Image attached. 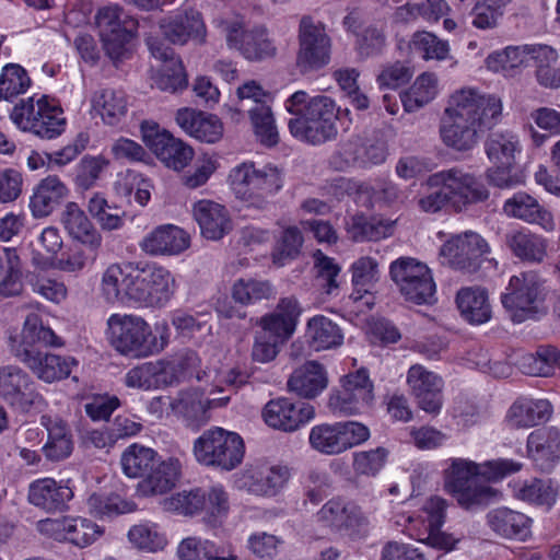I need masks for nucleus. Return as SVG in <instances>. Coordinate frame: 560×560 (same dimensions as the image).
<instances>
[{
  "instance_id": "35",
  "label": "nucleus",
  "mask_w": 560,
  "mask_h": 560,
  "mask_svg": "<svg viewBox=\"0 0 560 560\" xmlns=\"http://www.w3.org/2000/svg\"><path fill=\"white\" fill-rule=\"evenodd\" d=\"M289 476L284 466H266L247 471L241 480V488L255 495L273 497L287 483Z\"/></svg>"
},
{
  "instance_id": "28",
  "label": "nucleus",
  "mask_w": 560,
  "mask_h": 560,
  "mask_svg": "<svg viewBox=\"0 0 560 560\" xmlns=\"http://www.w3.org/2000/svg\"><path fill=\"white\" fill-rule=\"evenodd\" d=\"M190 245L189 235L180 228L164 224L155 228L140 242V248L149 255H179Z\"/></svg>"
},
{
  "instance_id": "38",
  "label": "nucleus",
  "mask_w": 560,
  "mask_h": 560,
  "mask_svg": "<svg viewBox=\"0 0 560 560\" xmlns=\"http://www.w3.org/2000/svg\"><path fill=\"white\" fill-rule=\"evenodd\" d=\"M328 385L327 373L322 364L308 361L294 370L288 380L290 392L303 398H314Z\"/></svg>"
},
{
  "instance_id": "8",
  "label": "nucleus",
  "mask_w": 560,
  "mask_h": 560,
  "mask_svg": "<svg viewBox=\"0 0 560 560\" xmlns=\"http://www.w3.org/2000/svg\"><path fill=\"white\" fill-rule=\"evenodd\" d=\"M10 119L22 131L32 132L42 139L59 137L67 125L62 108L46 95L36 101L30 97L14 106Z\"/></svg>"
},
{
  "instance_id": "26",
  "label": "nucleus",
  "mask_w": 560,
  "mask_h": 560,
  "mask_svg": "<svg viewBox=\"0 0 560 560\" xmlns=\"http://www.w3.org/2000/svg\"><path fill=\"white\" fill-rule=\"evenodd\" d=\"M147 43L151 55L163 62L154 78L156 88L171 93L186 88L188 83L187 75L182 60L175 55L174 50L158 38H149Z\"/></svg>"
},
{
  "instance_id": "32",
  "label": "nucleus",
  "mask_w": 560,
  "mask_h": 560,
  "mask_svg": "<svg viewBox=\"0 0 560 560\" xmlns=\"http://www.w3.org/2000/svg\"><path fill=\"white\" fill-rule=\"evenodd\" d=\"M72 498V489L52 478L37 479L30 485L28 501L47 512L63 511Z\"/></svg>"
},
{
  "instance_id": "43",
  "label": "nucleus",
  "mask_w": 560,
  "mask_h": 560,
  "mask_svg": "<svg viewBox=\"0 0 560 560\" xmlns=\"http://www.w3.org/2000/svg\"><path fill=\"white\" fill-rule=\"evenodd\" d=\"M550 415L548 400L520 398L510 407L508 421L514 428H530L547 421Z\"/></svg>"
},
{
  "instance_id": "37",
  "label": "nucleus",
  "mask_w": 560,
  "mask_h": 560,
  "mask_svg": "<svg viewBox=\"0 0 560 560\" xmlns=\"http://www.w3.org/2000/svg\"><path fill=\"white\" fill-rule=\"evenodd\" d=\"M353 291L350 299L353 302H361L371 307L374 304L373 291L380 279L378 262L376 259L363 256L357 259L351 266Z\"/></svg>"
},
{
  "instance_id": "41",
  "label": "nucleus",
  "mask_w": 560,
  "mask_h": 560,
  "mask_svg": "<svg viewBox=\"0 0 560 560\" xmlns=\"http://www.w3.org/2000/svg\"><path fill=\"white\" fill-rule=\"evenodd\" d=\"M61 223L69 236L79 244L103 243L101 232L75 202L67 203L61 214Z\"/></svg>"
},
{
  "instance_id": "6",
  "label": "nucleus",
  "mask_w": 560,
  "mask_h": 560,
  "mask_svg": "<svg viewBox=\"0 0 560 560\" xmlns=\"http://www.w3.org/2000/svg\"><path fill=\"white\" fill-rule=\"evenodd\" d=\"M546 289L536 271H524L510 278L501 295L503 307L514 323L535 319L546 314Z\"/></svg>"
},
{
  "instance_id": "14",
  "label": "nucleus",
  "mask_w": 560,
  "mask_h": 560,
  "mask_svg": "<svg viewBox=\"0 0 560 560\" xmlns=\"http://www.w3.org/2000/svg\"><path fill=\"white\" fill-rule=\"evenodd\" d=\"M331 39L326 26L310 15H304L299 24L298 66L304 70L319 69L330 61Z\"/></svg>"
},
{
  "instance_id": "34",
  "label": "nucleus",
  "mask_w": 560,
  "mask_h": 560,
  "mask_svg": "<svg viewBox=\"0 0 560 560\" xmlns=\"http://www.w3.org/2000/svg\"><path fill=\"white\" fill-rule=\"evenodd\" d=\"M69 189L56 175H49L38 182L30 199L33 217L46 218L67 198Z\"/></svg>"
},
{
  "instance_id": "12",
  "label": "nucleus",
  "mask_w": 560,
  "mask_h": 560,
  "mask_svg": "<svg viewBox=\"0 0 560 560\" xmlns=\"http://www.w3.org/2000/svg\"><path fill=\"white\" fill-rule=\"evenodd\" d=\"M392 280L407 302L422 305L435 301V283L427 265L411 257H400L389 267Z\"/></svg>"
},
{
  "instance_id": "31",
  "label": "nucleus",
  "mask_w": 560,
  "mask_h": 560,
  "mask_svg": "<svg viewBox=\"0 0 560 560\" xmlns=\"http://www.w3.org/2000/svg\"><path fill=\"white\" fill-rule=\"evenodd\" d=\"M100 290L108 303L135 302L136 271L119 264L109 265L102 273Z\"/></svg>"
},
{
  "instance_id": "54",
  "label": "nucleus",
  "mask_w": 560,
  "mask_h": 560,
  "mask_svg": "<svg viewBox=\"0 0 560 560\" xmlns=\"http://www.w3.org/2000/svg\"><path fill=\"white\" fill-rule=\"evenodd\" d=\"M555 366L560 368V350L551 345L540 346L536 353L521 359L523 372L533 376H548Z\"/></svg>"
},
{
  "instance_id": "2",
  "label": "nucleus",
  "mask_w": 560,
  "mask_h": 560,
  "mask_svg": "<svg viewBox=\"0 0 560 560\" xmlns=\"http://www.w3.org/2000/svg\"><path fill=\"white\" fill-rule=\"evenodd\" d=\"M521 469V463L505 458L482 464L465 458H450L443 469L444 489L462 508L474 509L488 504L498 495V491L481 482L479 477L497 481Z\"/></svg>"
},
{
  "instance_id": "36",
  "label": "nucleus",
  "mask_w": 560,
  "mask_h": 560,
  "mask_svg": "<svg viewBox=\"0 0 560 560\" xmlns=\"http://www.w3.org/2000/svg\"><path fill=\"white\" fill-rule=\"evenodd\" d=\"M40 423L47 430V442L43 453L48 460L60 462L68 458L74 447L73 438L68 424L60 418L43 416Z\"/></svg>"
},
{
  "instance_id": "3",
  "label": "nucleus",
  "mask_w": 560,
  "mask_h": 560,
  "mask_svg": "<svg viewBox=\"0 0 560 560\" xmlns=\"http://www.w3.org/2000/svg\"><path fill=\"white\" fill-rule=\"evenodd\" d=\"M285 109L294 115L289 119L290 133L298 140L319 145L337 137V112L335 102L326 95L310 97L296 91L285 102Z\"/></svg>"
},
{
  "instance_id": "11",
  "label": "nucleus",
  "mask_w": 560,
  "mask_h": 560,
  "mask_svg": "<svg viewBox=\"0 0 560 560\" xmlns=\"http://www.w3.org/2000/svg\"><path fill=\"white\" fill-rule=\"evenodd\" d=\"M427 184L430 188H443L448 199V207L455 212H462L489 197V191L482 183L472 174L457 167L430 175Z\"/></svg>"
},
{
  "instance_id": "49",
  "label": "nucleus",
  "mask_w": 560,
  "mask_h": 560,
  "mask_svg": "<svg viewBox=\"0 0 560 560\" xmlns=\"http://www.w3.org/2000/svg\"><path fill=\"white\" fill-rule=\"evenodd\" d=\"M158 463V454L150 447L130 445L121 455L124 472L130 478H145Z\"/></svg>"
},
{
  "instance_id": "21",
  "label": "nucleus",
  "mask_w": 560,
  "mask_h": 560,
  "mask_svg": "<svg viewBox=\"0 0 560 560\" xmlns=\"http://www.w3.org/2000/svg\"><path fill=\"white\" fill-rule=\"evenodd\" d=\"M318 520L337 533L360 538L366 535L368 518L361 509L352 503L332 499L317 513Z\"/></svg>"
},
{
  "instance_id": "16",
  "label": "nucleus",
  "mask_w": 560,
  "mask_h": 560,
  "mask_svg": "<svg viewBox=\"0 0 560 560\" xmlns=\"http://www.w3.org/2000/svg\"><path fill=\"white\" fill-rule=\"evenodd\" d=\"M489 253L486 240L475 232L453 236L441 248V254L453 268L468 273L476 272Z\"/></svg>"
},
{
  "instance_id": "64",
  "label": "nucleus",
  "mask_w": 560,
  "mask_h": 560,
  "mask_svg": "<svg viewBox=\"0 0 560 560\" xmlns=\"http://www.w3.org/2000/svg\"><path fill=\"white\" fill-rule=\"evenodd\" d=\"M30 85L31 79L20 65H5L0 73V101L13 100L25 93Z\"/></svg>"
},
{
  "instance_id": "18",
  "label": "nucleus",
  "mask_w": 560,
  "mask_h": 560,
  "mask_svg": "<svg viewBox=\"0 0 560 560\" xmlns=\"http://www.w3.org/2000/svg\"><path fill=\"white\" fill-rule=\"evenodd\" d=\"M141 132L143 141L167 167L180 171L192 160V149L168 131H160L156 124L144 121Z\"/></svg>"
},
{
  "instance_id": "48",
  "label": "nucleus",
  "mask_w": 560,
  "mask_h": 560,
  "mask_svg": "<svg viewBox=\"0 0 560 560\" xmlns=\"http://www.w3.org/2000/svg\"><path fill=\"white\" fill-rule=\"evenodd\" d=\"M168 371H174L172 362L159 360L144 362L130 369L125 375V384L130 388L149 390L155 388L161 382V376Z\"/></svg>"
},
{
  "instance_id": "59",
  "label": "nucleus",
  "mask_w": 560,
  "mask_h": 560,
  "mask_svg": "<svg viewBox=\"0 0 560 560\" xmlns=\"http://www.w3.org/2000/svg\"><path fill=\"white\" fill-rule=\"evenodd\" d=\"M304 243L302 231L295 225L283 229L272 252V261L278 267L298 258Z\"/></svg>"
},
{
  "instance_id": "52",
  "label": "nucleus",
  "mask_w": 560,
  "mask_h": 560,
  "mask_svg": "<svg viewBox=\"0 0 560 560\" xmlns=\"http://www.w3.org/2000/svg\"><path fill=\"white\" fill-rule=\"evenodd\" d=\"M39 346L60 347L62 341L49 327L43 326L38 315L30 314L23 325L21 342L14 349H38Z\"/></svg>"
},
{
  "instance_id": "40",
  "label": "nucleus",
  "mask_w": 560,
  "mask_h": 560,
  "mask_svg": "<svg viewBox=\"0 0 560 560\" xmlns=\"http://www.w3.org/2000/svg\"><path fill=\"white\" fill-rule=\"evenodd\" d=\"M456 304L460 316L470 325H481L492 317L488 292L480 287H467L457 292Z\"/></svg>"
},
{
  "instance_id": "19",
  "label": "nucleus",
  "mask_w": 560,
  "mask_h": 560,
  "mask_svg": "<svg viewBox=\"0 0 560 560\" xmlns=\"http://www.w3.org/2000/svg\"><path fill=\"white\" fill-rule=\"evenodd\" d=\"M159 25L163 37L174 45L184 46L189 42L196 45L207 43V25L198 10L177 11L163 18Z\"/></svg>"
},
{
  "instance_id": "44",
  "label": "nucleus",
  "mask_w": 560,
  "mask_h": 560,
  "mask_svg": "<svg viewBox=\"0 0 560 560\" xmlns=\"http://www.w3.org/2000/svg\"><path fill=\"white\" fill-rule=\"evenodd\" d=\"M513 497L528 504L550 510L556 503L558 488L549 479H532L515 482L512 486Z\"/></svg>"
},
{
  "instance_id": "46",
  "label": "nucleus",
  "mask_w": 560,
  "mask_h": 560,
  "mask_svg": "<svg viewBox=\"0 0 560 560\" xmlns=\"http://www.w3.org/2000/svg\"><path fill=\"white\" fill-rule=\"evenodd\" d=\"M485 151L492 164L514 165L515 153L521 151L520 140L511 131H497L489 135Z\"/></svg>"
},
{
  "instance_id": "4",
  "label": "nucleus",
  "mask_w": 560,
  "mask_h": 560,
  "mask_svg": "<svg viewBox=\"0 0 560 560\" xmlns=\"http://www.w3.org/2000/svg\"><path fill=\"white\" fill-rule=\"evenodd\" d=\"M150 325L138 315L113 314L107 319V335L110 345L119 353L141 359L158 354L168 343V326L165 322Z\"/></svg>"
},
{
  "instance_id": "63",
  "label": "nucleus",
  "mask_w": 560,
  "mask_h": 560,
  "mask_svg": "<svg viewBox=\"0 0 560 560\" xmlns=\"http://www.w3.org/2000/svg\"><path fill=\"white\" fill-rule=\"evenodd\" d=\"M7 269L0 280V300L15 298L24 292L21 259L15 249H5Z\"/></svg>"
},
{
  "instance_id": "56",
  "label": "nucleus",
  "mask_w": 560,
  "mask_h": 560,
  "mask_svg": "<svg viewBox=\"0 0 560 560\" xmlns=\"http://www.w3.org/2000/svg\"><path fill=\"white\" fill-rule=\"evenodd\" d=\"M206 490L203 489L195 488L183 490L164 498L162 500V506L168 512L194 515L203 511L206 508Z\"/></svg>"
},
{
  "instance_id": "25",
  "label": "nucleus",
  "mask_w": 560,
  "mask_h": 560,
  "mask_svg": "<svg viewBox=\"0 0 560 560\" xmlns=\"http://www.w3.org/2000/svg\"><path fill=\"white\" fill-rule=\"evenodd\" d=\"M407 384L419 407L425 412L436 413L443 402V380L423 365L415 364L407 373Z\"/></svg>"
},
{
  "instance_id": "29",
  "label": "nucleus",
  "mask_w": 560,
  "mask_h": 560,
  "mask_svg": "<svg viewBox=\"0 0 560 560\" xmlns=\"http://www.w3.org/2000/svg\"><path fill=\"white\" fill-rule=\"evenodd\" d=\"M192 215L203 237L211 241L222 238L232 229L229 211L224 206L208 199L194 203Z\"/></svg>"
},
{
  "instance_id": "7",
  "label": "nucleus",
  "mask_w": 560,
  "mask_h": 560,
  "mask_svg": "<svg viewBox=\"0 0 560 560\" xmlns=\"http://www.w3.org/2000/svg\"><path fill=\"white\" fill-rule=\"evenodd\" d=\"M192 452L200 465L231 471L241 465L245 445L236 432L214 427L206 430L195 440Z\"/></svg>"
},
{
  "instance_id": "53",
  "label": "nucleus",
  "mask_w": 560,
  "mask_h": 560,
  "mask_svg": "<svg viewBox=\"0 0 560 560\" xmlns=\"http://www.w3.org/2000/svg\"><path fill=\"white\" fill-rule=\"evenodd\" d=\"M94 108L107 125H116L127 113V98L121 90L103 89L95 93Z\"/></svg>"
},
{
  "instance_id": "1",
  "label": "nucleus",
  "mask_w": 560,
  "mask_h": 560,
  "mask_svg": "<svg viewBox=\"0 0 560 560\" xmlns=\"http://www.w3.org/2000/svg\"><path fill=\"white\" fill-rule=\"evenodd\" d=\"M501 113V100L494 95H483L469 88L454 92L441 120L443 143L460 152L474 149L482 135L498 122Z\"/></svg>"
},
{
  "instance_id": "57",
  "label": "nucleus",
  "mask_w": 560,
  "mask_h": 560,
  "mask_svg": "<svg viewBox=\"0 0 560 560\" xmlns=\"http://www.w3.org/2000/svg\"><path fill=\"white\" fill-rule=\"evenodd\" d=\"M247 110L259 142L266 147L278 144L279 132L270 107L267 104H257L250 106Z\"/></svg>"
},
{
  "instance_id": "45",
  "label": "nucleus",
  "mask_w": 560,
  "mask_h": 560,
  "mask_svg": "<svg viewBox=\"0 0 560 560\" xmlns=\"http://www.w3.org/2000/svg\"><path fill=\"white\" fill-rule=\"evenodd\" d=\"M394 226L395 221L388 219L357 214L348 222L347 232L354 242L380 241L390 236Z\"/></svg>"
},
{
  "instance_id": "50",
  "label": "nucleus",
  "mask_w": 560,
  "mask_h": 560,
  "mask_svg": "<svg viewBox=\"0 0 560 560\" xmlns=\"http://www.w3.org/2000/svg\"><path fill=\"white\" fill-rule=\"evenodd\" d=\"M408 47L411 52L418 54L425 61H444L451 58L448 42L439 38L431 32H415L410 37Z\"/></svg>"
},
{
  "instance_id": "23",
  "label": "nucleus",
  "mask_w": 560,
  "mask_h": 560,
  "mask_svg": "<svg viewBox=\"0 0 560 560\" xmlns=\"http://www.w3.org/2000/svg\"><path fill=\"white\" fill-rule=\"evenodd\" d=\"M485 521L497 538L524 542L532 537L533 520L523 512L506 506L494 508L487 512Z\"/></svg>"
},
{
  "instance_id": "13",
  "label": "nucleus",
  "mask_w": 560,
  "mask_h": 560,
  "mask_svg": "<svg viewBox=\"0 0 560 560\" xmlns=\"http://www.w3.org/2000/svg\"><path fill=\"white\" fill-rule=\"evenodd\" d=\"M341 389L329 395L328 408L339 416L360 413L374 400V385L366 369L361 368L341 378Z\"/></svg>"
},
{
  "instance_id": "24",
  "label": "nucleus",
  "mask_w": 560,
  "mask_h": 560,
  "mask_svg": "<svg viewBox=\"0 0 560 560\" xmlns=\"http://www.w3.org/2000/svg\"><path fill=\"white\" fill-rule=\"evenodd\" d=\"M0 396L21 411H28L40 400L28 375L14 365L0 368Z\"/></svg>"
},
{
  "instance_id": "10",
  "label": "nucleus",
  "mask_w": 560,
  "mask_h": 560,
  "mask_svg": "<svg viewBox=\"0 0 560 560\" xmlns=\"http://www.w3.org/2000/svg\"><path fill=\"white\" fill-rule=\"evenodd\" d=\"M370 429L358 421H339L314 425L308 434L310 446L327 456L340 455L366 442Z\"/></svg>"
},
{
  "instance_id": "9",
  "label": "nucleus",
  "mask_w": 560,
  "mask_h": 560,
  "mask_svg": "<svg viewBox=\"0 0 560 560\" xmlns=\"http://www.w3.org/2000/svg\"><path fill=\"white\" fill-rule=\"evenodd\" d=\"M212 25L225 35L230 49L237 50L248 60H262L273 57L277 52L275 43L265 27L245 30L244 20L240 16L219 15L212 20Z\"/></svg>"
},
{
  "instance_id": "60",
  "label": "nucleus",
  "mask_w": 560,
  "mask_h": 560,
  "mask_svg": "<svg viewBox=\"0 0 560 560\" xmlns=\"http://www.w3.org/2000/svg\"><path fill=\"white\" fill-rule=\"evenodd\" d=\"M88 509L92 515L104 517L133 512L137 505L118 494L93 493L88 499Z\"/></svg>"
},
{
  "instance_id": "47",
  "label": "nucleus",
  "mask_w": 560,
  "mask_h": 560,
  "mask_svg": "<svg viewBox=\"0 0 560 560\" xmlns=\"http://www.w3.org/2000/svg\"><path fill=\"white\" fill-rule=\"evenodd\" d=\"M438 95V78L432 72H423L412 85L401 93L400 100L406 112L412 113L423 107Z\"/></svg>"
},
{
  "instance_id": "15",
  "label": "nucleus",
  "mask_w": 560,
  "mask_h": 560,
  "mask_svg": "<svg viewBox=\"0 0 560 560\" xmlns=\"http://www.w3.org/2000/svg\"><path fill=\"white\" fill-rule=\"evenodd\" d=\"M175 290V277L163 266L152 264L136 271L135 303L162 307L170 302Z\"/></svg>"
},
{
  "instance_id": "58",
  "label": "nucleus",
  "mask_w": 560,
  "mask_h": 560,
  "mask_svg": "<svg viewBox=\"0 0 560 560\" xmlns=\"http://www.w3.org/2000/svg\"><path fill=\"white\" fill-rule=\"evenodd\" d=\"M128 539L138 549L149 552L162 550L167 545L165 534L152 522L133 525L128 532Z\"/></svg>"
},
{
  "instance_id": "5",
  "label": "nucleus",
  "mask_w": 560,
  "mask_h": 560,
  "mask_svg": "<svg viewBox=\"0 0 560 560\" xmlns=\"http://www.w3.org/2000/svg\"><path fill=\"white\" fill-rule=\"evenodd\" d=\"M229 182L236 198L247 208L266 211L269 198L282 189L284 177L275 165L258 167L254 162H243L230 171Z\"/></svg>"
},
{
  "instance_id": "62",
  "label": "nucleus",
  "mask_w": 560,
  "mask_h": 560,
  "mask_svg": "<svg viewBox=\"0 0 560 560\" xmlns=\"http://www.w3.org/2000/svg\"><path fill=\"white\" fill-rule=\"evenodd\" d=\"M230 396L203 398V394L197 390L180 392L178 398L173 405L179 412L186 417H198L206 412L207 408L221 407L228 404Z\"/></svg>"
},
{
  "instance_id": "55",
  "label": "nucleus",
  "mask_w": 560,
  "mask_h": 560,
  "mask_svg": "<svg viewBox=\"0 0 560 560\" xmlns=\"http://www.w3.org/2000/svg\"><path fill=\"white\" fill-rule=\"evenodd\" d=\"M182 472V463L178 458L168 457L159 460L149 472L145 482L153 493H164L175 486Z\"/></svg>"
},
{
  "instance_id": "30",
  "label": "nucleus",
  "mask_w": 560,
  "mask_h": 560,
  "mask_svg": "<svg viewBox=\"0 0 560 560\" xmlns=\"http://www.w3.org/2000/svg\"><path fill=\"white\" fill-rule=\"evenodd\" d=\"M175 119L186 133L202 142L214 143L223 136V125L215 115L185 107L177 110Z\"/></svg>"
},
{
  "instance_id": "61",
  "label": "nucleus",
  "mask_w": 560,
  "mask_h": 560,
  "mask_svg": "<svg viewBox=\"0 0 560 560\" xmlns=\"http://www.w3.org/2000/svg\"><path fill=\"white\" fill-rule=\"evenodd\" d=\"M86 207L89 213L97 222L101 230L115 231L122 228V215L118 212H112L113 210H117V207L109 205L104 194H92Z\"/></svg>"
},
{
  "instance_id": "51",
  "label": "nucleus",
  "mask_w": 560,
  "mask_h": 560,
  "mask_svg": "<svg viewBox=\"0 0 560 560\" xmlns=\"http://www.w3.org/2000/svg\"><path fill=\"white\" fill-rule=\"evenodd\" d=\"M276 290L268 280L240 278L231 288L232 299L241 305H250L262 300L275 298Z\"/></svg>"
},
{
  "instance_id": "27",
  "label": "nucleus",
  "mask_w": 560,
  "mask_h": 560,
  "mask_svg": "<svg viewBox=\"0 0 560 560\" xmlns=\"http://www.w3.org/2000/svg\"><path fill=\"white\" fill-rule=\"evenodd\" d=\"M527 455L541 471H550L560 458V431L545 427L533 431L527 438Z\"/></svg>"
},
{
  "instance_id": "17",
  "label": "nucleus",
  "mask_w": 560,
  "mask_h": 560,
  "mask_svg": "<svg viewBox=\"0 0 560 560\" xmlns=\"http://www.w3.org/2000/svg\"><path fill=\"white\" fill-rule=\"evenodd\" d=\"M37 528L49 538L57 541H68L80 548L90 546L103 533L97 524L79 516L46 518L38 522Z\"/></svg>"
},
{
  "instance_id": "42",
  "label": "nucleus",
  "mask_w": 560,
  "mask_h": 560,
  "mask_svg": "<svg viewBox=\"0 0 560 560\" xmlns=\"http://www.w3.org/2000/svg\"><path fill=\"white\" fill-rule=\"evenodd\" d=\"M305 337L315 351L335 349L343 342L341 328L324 315H315L307 320Z\"/></svg>"
},
{
  "instance_id": "22",
  "label": "nucleus",
  "mask_w": 560,
  "mask_h": 560,
  "mask_svg": "<svg viewBox=\"0 0 560 560\" xmlns=\"http://www.w3.org/2000/svg\"><path fill=\"white\" fill-rule=\"evenodd\" d=\"M15 357L23 362L39 380L52 383L63 380L71 374L72 368L78 365L74 358L61 357L39 349H14Z\"/></svg>"
},
{
  "instance_id": "33",
  "label": "nucleus",
  "mask_w": 560,
  "mask_h": 560,
  "mask_svg": "<svg viewBox=\"0 0 560 560\" xmlns=\"http://www.w3.org/2000/svg\"><path fill=\"white\" fill-rule=\"evenodd\" d=\"M503 211L508 217L538 224L546 231L555 229V220L550 211L545 209L536 198L520 191L505 200Z\"/></svg>"
},
{
  "instance_id": "20",
  "label": "nucleus",
  "mask_w": 560,
  "mask_h": 560,
  "mask_svg": "<svg viewBox=\"0 0 560 560\" xmlns=\"http://www.w3.org/2000/svg\"><path fill=\"white\" fill-rule=\"evenodd\" d=\"M315 417V408L310 402L296 401L281 397L271 399L262 409L266 424L283 432H294Z\"/></svg>"
},
{
  "instance_id": "39",
  "label": "nucleus",
  "mask_w": 560,
  "mask_h": 560,
  "mask_svg": "<svg viewBox=\"0 0 560 560\" xmlns=\"http://www.w3.org/2000/svg\"><path fill=\"white\" fill-rule=\"evenodd\" d=\"M504 242L511 253L522 261L540 264L547 256V241L526 229L508 232Z\"/></svg>"
}]
</instances>
